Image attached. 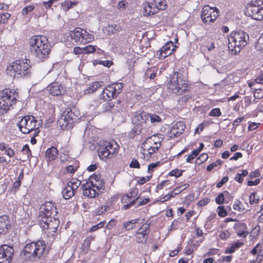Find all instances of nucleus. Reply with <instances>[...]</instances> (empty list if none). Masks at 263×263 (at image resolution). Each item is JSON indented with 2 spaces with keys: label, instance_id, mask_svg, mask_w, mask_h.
Here are the masks:
<instances>
[{
  "label": "nucleus",
  "instance_id": "obj_20",
  "mask_svg": "<svg viewBox=\"0 0 263 263\" xmlns=\"http://www.w3.org/2000/svg\"><path fill=\"white\" fill-rule=\"evenodd\" d=\"M175 49L172 42L166 43L156 52V55L160 60H163L168 55L172 54Z\"/></svg>",
  "mask_w": 263,
  "mask_h": 263
},
{
  "label": "nucleus",
  "instance_id": "obj_37",
  "mask_svg": "<svg viewBox=\"0 0 263 263\" xmlns=\"http://www.w3.org/2000/svg\"><path fill=\"white\" fill-rule=\"evenodd\" d=\"M195 249V245L194 243L191 242V243H188L186 247L185 248V253L186 255L191 254Z\"/></svg>",
  "mask_w": 263,
  "mask_h": 263
},
{
  "label": "nucleus",
  "instance_id": "obj_39",
  "mask_svg": "<svg viewBox=\"0 0 263 263\" xmlns=\"http://www.w3.org/2000/svg\"><path fill=\"white\" fill-rule=\"evenodd\" d=\"M115 107V104L113 102H107L102 105V109L104 111H109Z\"/></svg>",
  "mask_w": 263,
  "mask_h": 263
},
{
  "label": "nucleus",
  "instance_id": "obj_16",
  "mask_svg": "<svg viewBox=\"0 0 263 263\" xmlns=\"http://www.w3.org/2000/svg\"><path fill=\"white\" fill-rule=\"evenodd\" d=\"M81 184L80 180L72 178L62 191L63 197L65 199H69L73 196Z\"/></svg>",
  "mask_w": 263,
  "mask_h": 263
},
{
  "label": "nucleus",
  "instance_id": "obj_9",
  "mask_svg": "<svg viewBox=\"0 0 263 263\" xmlns=\"http://www.w3.org/2000/svg\"><path fill=\"white\" fill-rule=\"evenodd\" d=\"M80 116L79 111L72 107L64 110L58 121V124L63 129H70L73 124L79 119Z\"/></svg>",
  "mask_w": 263,
  "mask_h": 263
},
{
  "label": "nucleus",
  "instance_id": "obj_41",
  "mask_svg": "<svg viewBox=\"0 0 263 263\" xmlns=\"http://www.w3.org/2000/svg\"><path fill=\"white\" fill-rule=\"evenodd\" d=\"M189 186L188 184H185L179 186L176 188L174 189L173 191L174 192V195H178L183 191L185 190Z\"/></svg>",
  "mask_w": 263,
  "mask_h": 263
},
{
  "label": "nucleus",
  "instance_id": "obj_34",
  "mask_svg": "<svg viewBox=\"0 0 263 263\" xmlns=\"http://www.w3.org/2000/svg\"><path fill=\"white\" fill-rule=\"evenodd\" d=\"M229 195V193L227 191H225L222 193L219 194L215 199L216 202L218 204H221L224 201V197H227Z\"/></svg>",
  "mask_w": 263,
  "mask_h": 263
},
{
  "label": "nucleus",
  "instance_id": "obj_17",
  "mask_svg": "<svg viewBox=\"0 0 263 263\" xmlns=\"http://www.w3.org/2000/svg\"><path fill=\"white\" fill-rule=\"evenodd\" d=\"M249 16L253 19L260 21L263 20V2L261 5L258 3L257 5L253 4L248 7Z\"/></svg>",
  "mask_w": 263,
  "mask_h": 263
},
{
  "label": "nucleus",
  "instance_id": "obj_36",
  "mask_svg": "<svg viewBox=\"0 0 263 263\" xmlns=\"http://www.w3.org/2000/svg\"><path fill=\"white\" fill-rule=\"evenodd\" d=\"M218 233V236L222 240H226L228 239L231 235L230 232L227 230L220 231Z\"/></svg>",
  "mask_w": 263,
  "mask_h": 263
},
{
  "label": "nucleus",
  "instance_id": "obj_10",
  "mask_svg": "<svg viewBox=\"0 0 263 263\" xmlns=\"http://www.w3.org/2000/svg\"><path fill=\"white\" fill-rule=\"evenodd\" d=\"M119 146L114 140L103 141L100 142L98 148V155L102 160L112 157L117 154L119 149Z\"/></svg>",
  "mask_w": 263,
  "mask_h": 263
},
{
  "label": "nucleus",
  "instance_id": "obj_52",
  "mask_svg": "<svg viewBox=\"0 0 263 263\" xmlns=\"http://www.w3.org/2000/svg\"><path fill=\"white\" fill-rule=\"evenodd\" d=\"M170 176H175L176 177H179L181 176L182 174V171L179 170H174L171 171L169 173Z\"/></svg>",
  "mask_w": 263,
  "mask_h": 263
},
{
  "label": "nucleus",
  "instance_id": "obj_35",
  "mask_svg": "<svg viewBox=\"0 0 263 263\" xmlns=\"http://www.w3.org/2000/svg\"><path fill=\"white\" fill-rule=\"evenodd\" d=\"M11 16V14L9 13H0V24H6Z\"/></svg>",
  "mask_w": 263,
  "mask_h": 263
},
{
  "label": "nucleus",
  "instance_id": "obj_11",
  "mask_svg": "<svg viewBox=\"0 0 263 263\" xmlns=\"http://www.w3.org/2000/svg\"><path fill=\"white\" fill-rule=\"evenodd\" d=\"M123 84L122 83H114L105 88L100 95V99L109 101L115 98L121 92Z\"/></svg>",
  "mask_w": 263,
  "mask_h": 263
},
{
  "label": "nucleus",
  "instance_id": "obj_64",
  "mask_svg": "<svg viewBox=\"0 0 263 263\" xmlns=\"http://www.w3.org/2000/svg\"><path fill=\"white\" fill-rule=\"evenodd\" d=\"M210 201V199L208 198L201 200L198 202V205L200 206H204L206 205Z\"/></svg>",
  "mask_w": 263,
  "mask_h": 263
},
{
  "label": "nucleus",
  "instance_id": "obj_25",
  "mask_svg": "<svg viewBox=\"0 0 263 263\" xmlns=\"http://www.w3.org/2000/svg\"><path fill=\"white\" fill-rule=\"evenodd\" d=\"M142 147L144 148V151H146L147 152V154H145L144 153H142L141 157H143L144 159H145L146 161L148 160L151 157V155L154 154L156 151H158L159 147L156 146H148L146 148H144L143 146Z\"/></svg>",
  "mask_w": 263,
  "mask_h": 263
},
{
  "label": "nucleus",
  "instance_id": "obj_28",
  "mask_svg": "<svg viewBox=\"0 0 263 263\" xmlns=\"http://www.w3.org/2000/svg\"><path fill=\"white\" fill-rule=\"evenodd\" d=\"M102 81L95 82L90 84L85 90V94L92 93L104 85Z\"/></svg>",
  "mask_w": 263,
  "mask_h": 263
},
{
  "label": "nucleus",
  "instance_id": "obj_1",
  "mask_svg": "<svg viewBox=\"0 0 263 263\" xmlns=\"http://www.w3.org/2000/svg\"><path fill=\"white\" fill-rule=\"evenodd\" d=\"M58 211L55 203L46 201L40 209L39 220L40 226L47 231L48 236H53L57 233L60 221L55 217Z\"/></svg>",
  "mask_w": 263,
  "mask_h": 263
},
{
  "label": "nucleus",
  "instance_id": "obj_63",
  "mask_svg": "<svg viewBox=\"0 0 263 263\" xmlns=\"http://www.w3.org/2000/svg\"><path fill=\"white\" fill-rule=\"evenodd\" d=\"M21 185V182H20V180H16L15 182H14L13 186H12V189L14 191H16L18 189V188L20 187Z\"/></svg>",
  "mask_w": 263,
  "mask_h": 263
},
{
  "label": "nucleus",
  "instance_id": "obj_8",
  "mask_svg": "<svg viewBox=\"0 0 263 263\" xmlns=\"http://www.w3.org/2000/svg\"><path fill=\"white\" fill-rule=\"evenodd\" d=\"M46 245L44 240H38L27 244L23 249V254L28 259L32 260L40 258L46 252Z\"/></svg>",
  "mask_w": 263,
  "mask_h": 263
},
{
  "label": "nucleus",
  "instance_id": "obj_45",
  "mask_svg": "<svg viewBox=\"0 0 263 263\" xmlns=\"http://www.w3.org/2000/svg\"><path fill=\"white\" fill-rule=\"evenodd\" d=\"M34 9V5L33 4L29 5L24 7L22 10L23 15H27L29 12L32 11Z\"/></svg>",
  "mask_w": 263,
  "mask_h": 263
},
{
  "label": "nucleus",
  "instance_id": "obj_26",
  "mask_svg": "<svg viewBox=\"0 0 263 263\" xmlns=\"http://www.w3.org/2000/svg\"><path fill=\"white\" fill-rule=\"evenodd\" d=\"M58 151L55 147H51L46 151V159L48 161H52L56 159Z\"/></svg>",
  "mask_w": 263,
  "mask_h": 263
},
{
  "label": "nucleus",
  "instance_id": "obj_13",
  "mask_svg": "<svg viewBox=\"0 0 263 263\" xmlns=\"http://www.w3.org/2000/svg\"><path fill=\"white\" fill-rule=\"evenodd\" d=\"M69 35L77 42L86 44L93 40V36L89 34L86 30L80 27H77L70 31Z\"/></svg>",
  "mask_w": 263,
  "mask_h": 263
},
{
  "label": "nucleus",
  "instance_id": "obj_51",
  "mask_svg": "<svg viewBox=\"0 0 263 263\" xmlns=\"http://www.w3.org/2000/svg\"><path fill=\"white\" fill-rule=\"evenodd\" d=\"M105 222V221H101V222H99V223L93 226L90 228V232H94V231H96L97 230L102 228L104 226Z\"/></svg>",
  "mask_w": 263,
  "mask_h": 263
},
{
  "label": "nucleus",
  "instance_id": "obj_50",
  "mask_svg": "<svg viewBox=\"0 0 263 263\" xmlns=\"http://www.w3.org/2000/svg\"><path fill=\"white\" fill-rule=\"evenodd\" d=\"M254 97L257 99H260L263 97V91L261 89H255L254 92Z\"/></svg>",
  "mask_w": 263,
  "mask_h": 263
},
{
  "label": "nucleus",
  "instance_id": "obj_58",
  "mask_svg": "<svg viewBox=\"0 0 263 263\" xmlns=\"http://www.w3.org/2000/svg\"><path fill=\"white\" fill-rule=\"evenodd\" d=\"M73 53L75 54H80L81 53H84V48L76 47L73 49Z\"/></svg>",
  "mask_w": 263,
  "mask_h": 263
},
{
  "label": "nucleus",
  "instance_id": "obj_40",
  "mask_svg": "<svg viewBox=\"0 0 263 263\" xmlns=\"http://www.w3.org/2000/svg\"><path fill=\"white\" fill-rule=\"evenodd\" d=\"M223 162L221 160L218 159L215 162L212 163L207 166L206 170L208 171H211L214 167L220 165L222 164Z\"/></svg>",
  "mask_w": 263,
  "mask_h": 263
},
{
  "label": "nucleus",
  "instance_id": "obj_56",
  "mask_svg": "<svg viewBox=\"0 0 263 263\" xmlns=\"http://www.w3.org/2000/svg\"><path fill=\"white\" fill-rule=\"evenodd\" d=\"M160 164L159 162H157L156 163H151L148 166V172L149 173H151L153 171V169L156 167Z\"/></svg>",
  "mask_w": 263,
  "mask_h": 263
},
{
  "label": "nucleus",
  "instance_id": "obj_48",
  "mask_svg": "<svg viewBox=\"0 0 263 263\" xmlns=\"http://www.w3.org/2000/svg\"><path fill=\"white\" fill-rule=\"evenodd\" d=\"M176 196V195L174 194V192L172 191L171 192H170L166 195L163 197H161L160 200L162 202L166 201L169 200L172 197H174Z\"/></svg>",
  "mask_w": 263,
  "mask_h": 263
},
{
  "label": "nucleus",
  "instance_id": "obj_61",
  "mask_svg": "<svg viewBox=\"0 0 263 263\" xmlns=\"http://www.w3.org/2000/svg\"><path fill=\"white\" fill-rule=\"evenodd\" d=\"M135 203H136V200H133V201H130L129 203L124 205L122 207V209L124 210H126L129 209L132 206H133V205H134Z\"/></svg>",
  "mask_w": 263,
  "mask_h": 263
},
{
  "label": "nucleus",
  "instance_id": "obj_12",
  "mask_svg": "<svg viewBox=\"0 0 263 263\" xmlns=\"http://www.w3.org/2000/svg\"><path fill=\"white\" fill-rule=\"evenodd\" d=\"M14 94L10 89H5L0 91V109L8 110L13 104L16 103Z\"/></svg>",
  "mask_w": 263,
  "mask_h": 263
},
{
  "label": "nucleus",
  "instance_id": "obj_60",
  "mask_svg": "<svg viewBox=\"0 0 263 263\" xmlns=\"http://www.w3.org/2000/svg\"><path fill=\"white\" fill-rule=\"evenodd\" d=\"M5 153L10 157H13L15 154L14 151L9 147L6 148Z\"/></svg>",
  "mask_w": 263,
  "mask_h": 263
},
{
  "label": "nucleus",
  "instance_id": "obj_44",
  "mask_svg": "<svg viewBox=\"0 0 263 263\" xmlns=\"http://www.w3.org/2000/svg\"><path fill=\"white\" fill-rule=\"evenodd\" d=\"M221 115L220 109L219 108L212 109L209 113L211 117H219Z\"/></svg>",
  "mask_w": 263,
  "mask_h": 263
},
{
  "label": "nucleus",
  "instance_id": "obj_19",
  "mask_svg": "<svg viewBox=\"0 0 263 263\" xmlns=\"http://www.w3.org/2000/svg\"><path fill=\"white\" fill-rule=\"evenodd\" d=\"M149 233V225L148 223H144L138 229L135 234L136 241L140 243H145L147 240V235Z\"/></svg>",
  "mask_w": 263,
  "mask_h": 263
},
{
  "label": "nucleus",
  "instance_id": "obj_21",
  "mask_svg": "<svg viewBox=\"0 0 263 263\" xmlns=\"http://www.w3.org/2000/svg\"><path fill=\"white\" fill-rule=\"evenodd\" d=\"M185 128V125L183 122L179 121L175 123L170 129L169 137L173 138L179 136L182 134Z\"/></svg>",
  "mask_w": 263,
  "mask_h": 263
},
{
  "label": "nucleus",
  "instance_id": "obj_55",
  "mask_svg": "<svg viewBox=\"0 0 263 263\" xmlns=\"http://www.w3.org/2000/svg\"><path fill=\"white\" fill-rule=\"evenodd\" d=\"M136 201L138 202V205H144L148 203L149 201V199L148 198H145L142 200H139V197H136V199H135Z\"/></svg>",
  "mask_w": 263,
  "mask_h": 263
},
{
  "label": "nucleus",
  "instance_id": "obj_6",
  "mask_svg": "<svg viewBox=\"0 0 263 263\" xmlns=\"http://www.w3.org/2000/svg\"><path fill=\"white\" fill-rule=\"evenodd\" d=\"M29 63L30 60L26 59L16 60L7 67L6 69L7 73L17 78L30 76L31 66L29 64Z\"/></svg>",
  "mask_w": 263,
  "mask_h": 263
},
{
  "label": "nucleus",
  "instance_id": "obj_32",
  "mask_svg": "<svg viewBox=\"0 0 263 263\" xmlns=\"http://www.w3.org/2000/svg\"><path fill=\"white\" fill-rule=\"evenodd\" d=\"M79 167V163L78 161L75 160L72 164H70L65 167V170L68 173L73 174L76 172Z\"/></svg>",
  "mask_w": 263,
  "mask_h": 263
},
{
  "label": "nucleus",
  "instance_id": "obj_59",
  "mask_svg": "<svg viewBox=\"0 0 263 263\" xmlns=\"http://www.w3.org/2000/svg\"><path fill=\"white\" fill-rule=\"evenodd\" d=\"M228 180H229L228 177L226 176V177H223L222 178V179L221 180V181L217 184L216 187L218 188L221 187L224 183H225L226 182H227L228 181Z\"/></svg>",
  "mask_w": 263,
  "mask_h": 263
},
{
  "label": "nucleus",
  "instance_id": "obj_5",
  "mask_svg": "<svg viewBox=\"0 0 263 263\" xmlns=\"http://www.w3.org/2000/svg\"><path fill=\"white\" fill-rule=\"evenodd\" d=\"M249 35L242 30L232 32L228 37V48L234 54L239 52L247 44Z\"/></svg>",
  "mask_w": 263,
  "mask_h": 263
},
{
  "label": "nucleus",
  "instance_id": "obj_22",
  "mask_svg": "<svg viewBox=\"0 0 263 263\" xmlns=\"http://www.w3.org/2000/svg\"><path fill=\"white\" fill-rule=\"evenodd\" d=\"M49 93L53 96H58L64 92L63 86L58 82H54L49 84L47 87Z\"/></svg>",
  "mask_w": 263,
  "mask_h": 263
},
{
  "label": "nucleus",
  "instance_id": "obj_3",
  "mask_svg": "<svg viewBox=\"0 0 263 263\" xmlns=\"http://www.w3.org/2000/svg\"><path fill=\"white\" fill-rule=\"evenodd\" d=\"M180 73L176 72L174 73L171 80L169 89L172 92L179 96L178 101L182 102H186L191 98L190 93H185L181 95L182 92H186L189 89L187 82L182 78Z\"/></svg>",
  "mask_w": 263,
  "mask_h": 263
},
{
  "label": "nucleus",
  "instance_id": "obj_47",
  "mask_svg": "<svg viewBox=\"0 0 263 263\" xmlns=\"http://www.w3.org/2000/svg\"><path fill=\"white\" fill-rule=\"evenodd\" d=\"M96 46L93 45H88L84 47V53H91L95 51Z\"/></svg>",
  "mask_w": 263,
  "mask_h": 263
},
{
  "label": "nucleus",
  "instance_id": "obj_23",
  "mask_svg": "<svg viewBox=\"0 0 263 263\" xmlns=\"http://www.w3.org/2000/svg\"><path fill=\"white\" fill-rule=\"evenodd\" d=\"M162 141V138H159L157 136L153 135L151 137L147 138L145 141L143 143L142 145L144 148L149 146V144H154L155 146L160 147L161 143Z\"/></svg>",
  "mask_w": 263,
  "mask_h": 263
},
{
  "label": "nucleus",
  "instance_id": "obj_49",
  "mask_svg": "<svg viewBox=\"0 0 263 263\" xmlns=\"http://www.w3.org/2000/svg\"><path fill=\"white\" fill-rule=\"evenodd\" d=\"M218 214L219 216L224 217L227 216V212L225 210L224 206H219L218 207Z\"/></svg>",
  "mask_w": 263,
  "mask_h": 263
},
{
  "label": "nucleus",
  "instance_id": "obj_62",
  "mask_svg": "<svg viewBox=\"0 0 263 263\" xmlns=\"http://www.w3.org/2000/svg\"><path fill=\"white\" fill-rule=\"evenodd\" d=\"M242 157V155L240 152L235 153L233 157L230 158V160H237L238 159Z\"/></svg>",
  "mask_w": 263,
  "mask_h": 263
},
{
  "label": "nucleus",
  "instance_id": "obj_57",
  "mask_svg": "<svg viewBox=\"0 0 263 263\" xmlns=\"http://www.w3.org/2000/svg\"><path fill=\"white\" fill-rule=\"evenodd\" d=\"M99 64L102 65L105 67H109L112 64V62L109 60H106V61L100 60L99 62Z\"/></svg>",
  "mask_w": 263,
  "mask_h": 263
},
{
  "label": "nucleus",
  "instance_id": "obj_30",
  "mask_svg": "<svg viewBox=\"0 0 263 263\" xmlns=\"http://www.w3.org/2000/svg\"><path fill=\"white\" fill-rule=\"evenodd\" d=\"M76 5L77 2L75 1L65 0L64 2L62 3L61 6L64 11H67L70 8L76 6Z\"/></svg>",
  "mask_w": 263,
  "mask_h": 263
},
{
  "label": "nucleus",
  "instance_id": "obj_43",
  "mask_svg": "<svg viewBox=\"0 0 263 263\" xmlns=\"http://www.w3.org/2000/svg\"><path fill=\"white\" fill-rule=\"evenodd\" d=\"M249 198H250V203L251 204H256L259 200V197H258L256 195V194L255 192L252 193L251 194V195H250Z\"/></svg>",
  "mask_w": 263,
  "mask_h": 263
},
{
  "label": "nucleus",
  "instance_id": "obj_54",
  "mask_svg": "<svg viewBox=\"0 0 263 263\" xmlns=\"http://www.w3.org/2000/svg\"><path fill=\"white\" fill-rule=\"evenodd\" d=\"M151 121V123H154V122H158L161 121V118L156 115H149V121Z\"/></svg>",
  "mask_w": 263,
  "mask_h": 263
},
{
  "label": "nucleus",
  "instance_id": "obj_18",
  "mask_svg": "<svg viewBox=\"0 0 263 263\" xmlns=\"http://www.w3.org/2000/svg\"><path fill=\"white\" fill-rule=\"evenodd\" d=\"M12 247L4 245L0 247V263H10L13 256Z\"/></svg>",
  "mask_w": 263,
  "mask_h": 263
},
{
  "label": "nucleus",
  "instance_id": "obj_24",
  "mask_svg": "<svg viewBox=\"0 0 263 263\" xmlns=\"http://www.w3.org/2000/svg\"><path fill=\"white\" fill-rule=\"evenodd\" d=\"M157 9L153 3H146L143 5V14L144 16H150L157 12Z\"/></svg>",
  "mask_w": 263,
  "mask_h": 263
},
{
  "label": "nucleus",
  "instance_id": "obj_29",
  "mask_svg": "<svg viewBox=\"0 0 263 263\" xmlns=\"http://www.w3.org/2000/svg\"><path fill=\"white\" fill-rule=\"evenodd\" d=\"M137 223V219H133L130 221L125 222L123 224V228L127 231L133 230L136 227V224Z\"/></svg>",
  "mask_w": 263,
  "mask_h": 263
},
{
  "label": "nucleus",
  "instance_id": "obj_53",
  "mask_svg": "<svg viewBox=\"0 0 263 263\" xmlns=\"http://www.w3.org/2000/svg\"><path fill=\"white\" fill-rule=\"evenodd\" d=\"M129 167L131 168H140V164L137 160L136 159H133L131 162L129 164Z\"/></svg>",
  "mask_w": 263,
  "mask_h": 263
},
{
  "label": "nucleus",
  "instance_id": "obj_27",
  "mask_svg": "<svg viewBox=\"0 0 263 263\" xmlns=\"http://www.w3.org/2000/svg\"><path fill=\"white\" fill-rule=\"evenodd\" d=\"M9 224V220L7 215L0 216V234L5 233L7 230Z\"/></svg>",
  "mask_w": 263,
  "mask_h": 263
},
{
  "label": "nucleus",
  "instance_id": "obj_7",
  "mask_svg": "<svg viewBox=\"0 0 263 263\" xmlns=\"http://www.w3.org/2000/svg\"><path fill=\"white\" fill-rule=\"evenodd\" d=\"M17 126L20 130L24 134L34 132V135L37 136L40 133L39 129L41 126V122L34 116L28 115L23 117L18 122Z\"/></svg>",
  "mask_w": 263,
  "mask_h": 263
},
{
  "label": "nucleus",
  "instance_id": "obj_46",
  "mask_svg": "<svg viewBox=\"0 0 263 263\" xmlns=\"http://www.w3.org/2000/svg\"><path fill=\"white\" fill-rule=\"evenodd\" d=\"M22 152L24 154L26 155L27 158H29L31 156V152L29 149V147L28 144H25L23 148Z\"/></svg>",
  "mask_w": 263,
  "mask_h": 263
},
{
  "label": "nucleus",
  "instance_id": "obj_31",
  "mask_svg": "<svg viewBox=\"0 0 263 263\" xmlns=\"http://www.w3.org/2000/svg\"><path fill=\"white\" fill-rule=\"evenodd\" d=\"M154 5L156 7L157 10H165L166 8V3L165 0H153Z\"/></svg>",
  "mask_w": 263,
  "mask_h": 263
},
{
  "label": "nucleus",
  "instance_id": "obj_33",
  "mask_svg": "<svg viewBox=\"0 0 263 263\" xmlns=\"http://www.w3.org/2000/svg\"><path fill=\"white\" fill-rule=\"evenodd\" d=\"M243 245V243L240 241H237L234 243L232 244V245L228 248L226 250V253H232L234 252L237 249H238Z\"/></svg>",
  "mask_w": 263,
  "mask_h": 263
},
{
  "label": "nucleus",
  "instance_id": "obj_2",
  "mask_svg": "<svg viewBox=\"0 0 263 263\" xmlns=\"http://www.w3.org/2000/svg\"><path fill=\"white\" fill-rule=\"evenodd\" d=\"M31 54L37 62H43L49 57L51 46L48 39L44 35H35L29 41Z\"/></svg>",
  "mask_w": 263,
  "mask_h": 263
},
{
  "label": "nucleus",
  "instance_id": "obj_42",
  "mask_svg": "<svg viewBox=\"0 0 263 263\" xmlns=\"http://www.w3.org/2000/svg\"><path fill=\"white\" fill-rule=\"evenodd\" d=\"M208 158V155L207 154H202L196 160V163L197 164H200L205 162Z\"/></svg>",
  "mask_w": 263,
  "mask_h": 263
},
{
  "label": "nucleus",
  "instance_id": "obj_14",
  "mask_svg": "<svg viewBox=\"0 0 263 263\" xmlns=\"http://www.w3.org/2000/svg\"><path fill=\"white\" fill-rule=\"evenodd\" d=\"M220 12L216 7H211L209 6H205L203 7L201 18L204 23L214 22L219 15Z\"/></svg>",
  "mask_w": 263,
  "mask_h": 263
},
{
  "label": "nucleus",
  "instance_id": "obj_38",
  "mask_svg": "<svg viewBox=\"0 0 263 263\" xmlns=\"http://www.w3.org/2000/svg\"><path fill=\"white\" fill-rule=\"evenodd\" d=\"M234 230L236 231V232L237 231H239L241 230H246L247 229V227L246 223L243 222L237 223L234 224Z\"/></svg>",
  "mask_w": 263,
  "mask_h": 263
},
{
  "label": "nucleus",
  "instance_id": "obj_4",
  "mask_svg": "<svg viewBox=\"0 0 263 263\" xmlns=\"http://www.w3.org/2000/svg\"><path fill=\"white\" fill-rule=\"evenodd\" d=\"M104 182L99 174H93L89 177L88 181L83 184V195L89 198H95L104 189Z\"/></svg>",
  "mask_w": 263,
  "mask_h": 263
},
{
  "label": "nucleus",
  "instance_id": "obj_15",
  "mask_svg": "<svg viewBox=\"0 0 263 263\" xmlns=\"http://www.w3.org/2000/svg\"><path fill=\"white\" fill-rule=\"evenodd\" d=\"M149 115L145 112H136L134 114L132 118V122L133 124L136 125L134 128L137 134L141 132L143 125L149 121Z\"/></svg>",
  "mask_w": 263,
  "mask_h": 263
}]
</instances>
